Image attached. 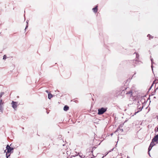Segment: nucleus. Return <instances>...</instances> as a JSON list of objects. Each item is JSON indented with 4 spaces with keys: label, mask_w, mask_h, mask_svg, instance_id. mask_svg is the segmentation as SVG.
Returning a JSON list of instances; mask_svg holds the SVG:
<instances>
[{
    "label": "nucleus",
    "mask_w": 158,
    "mask_h": 158,
    "mask_svg": "<svg viewBox=\"0 0 158 158\" xmlns=\"http://www.w3.org/2000/svg\"><path fill=\"white\" fill-rule=\"evenodd\" d=\"M127 89V88L126 87H121L120 89H119V90L117 91L116 93L115 94H116L117 95H123V93H124L126 92V90Z\"/></svg>",
    "instance_id": "1"
},
{
    "label": "nucleus",
    "mask_w": 158,
    "mask_h": 158,
    "mask_svg": "<svg viewBox=\"0 0 158 158\" xmlns=\"http://www.w3.org/2000/svg\"><path fill=\"white\" fill-rule=\"evenodd\" d=\"M107 110L106 108H104L102 107L100 109H99L98 110V114L99 115H101L103 114Z\"/></svg>",
    "instance_id": "2"
},
{
    "label": "nucleus",
    "mask_w": 158,
    "mask_h": 158,
    "mask_svg": "<svg viewBox=\"0 0 158 158\" xmlns=\"http://www.w3.org/2000/svg\"><path fill=\"white\" fill-rule=\"evenodd\" d=\"M136 54V57L135 60H133L131 61V63H133V64L134 66H135L134 63H135V64H137V62H138V60L139 59V55L138 54H137L136 52L134 53V54Z\"/></svg>",
    "instance_id": "3"
},
{
    "label": "nucleus",
    "mask_w": 158,
    "mask_h": 158,
    "mask_svg": "<svg viewBox=\"0 0 158 158\" xmlns=\"http://www.w3.org/2000/svg\"><path fill=\"white\" fill-rule=\"evenodd\" d=\"M6 149L7 150V153H10V152H13V150H14V148H11L10 147V146L8 144L6 146Z\"/></svg>",
    "instance_id": "4"
},
{
    "label": "nucleus",
    "mask_w": 158,
    "mask_h": 158,
    "mask_svg": "<svg viewBox=\"0 0 158 158\" xmlns=\"http://www.w3.org/2000/svg\"><path fill=\"white\" fill-rule=\"evenodd\" d=\"M18 102H15L13 101L11 103L12 106V107L15 110L17 107V105Z\"/></svg>",
    "instance_id": "5"
},
{
    "label": "nucleus",
    "mask_w": 158,
    "mask_h": 158,
    "mask_svg": "<svg viewBox=\"0 0 158 158\" xmlns=\"http://www.w3.org/2000/svg\"><path fill=\"white\" fill-rule=\"evenodd\" d=\"M126 94L129 97H131L132 95V90H130V91L126 92Z\"/></svg>",
    "instance_id": "6"
},
{
    "label": "nucleus",
    "mask_w": 158,
    "mask_h": 158,
    "mask_svg": "<svg viewBox=\"0 0 158 158\" xmlns=\"http://www.w3.org/2000/svg\"><path fill=\"white\" fill-rule=\"evenodd\" d=\"M143 108V106H142V107L140 106V107H139L138 106V110L135 112L134 115H136L137 113L140 111L142 110Z\"/></svg>",
    "instance_id": "7"
},
{
    "label": "nucleus",
    "mask_w": 158,
    "mask_h": 158,
    "mask_svg": "<svg viewBox=\"0 0 158 158\" xmlns=\"http://www.w3.org/2000/svg\"><path fill=\"white\" fill-rule=\"evenodd\" d=\"M155 142H156V140L153 138L152 139V142L151 143V144L150 145L151 146H152L153 147V146L155 145L156 144L155 143Z\"/></svg>",
    "instance_id": "8"
},
{
    "label": "nucleus",
    "mask_w": 158,
    "mask_h": 158,
    "mask_svg": "<svg viewBox=\"0 0 158 158\" xmlns=\"http://www.w3.org/2000/svg\"><path fill=\"white\" fill-rule=\"evenodd\" d=\"M2 101V99H0V110L1 111H2L3 110L2 105L3 104V102Z\"/></svg>",
    "instance_id": "9"
},
{
    "label": "nucleus",
    "mask_w": 158,
    "mask_h": 158,
    "mask_svg": "<svg viewBox=\"0 0 158 158\" xmlns=\"http://www.w3.org/2000/svg\"><path fill=\"white\" fill-rule=\"evenodd\" d=\"M69 109V107L67 105L64 106L63 110L64 111H67Z\"/></svg>",
    "instance_id": "10"
},
{
    "label": "nucleus",
    "mask_w": 158,
    "mask_h": 158,
    "mask_svg": "<svg viewBox=\"0 0 158 158\" xmlns=\"http://www.w3.org/2000/svg\"><path fill=\"white\" fill-rule=\"evenodd\" d=\"M153 138L156 140L157 143H158V134L155 136Z\"/></svg>",
    "instance_id": "11"
},
{
    "label": "nucleus",
    "mask_w": 158,
    "mask_h": 158,
    "mask_svg": "<svg viewBox=\"0 0 158 158\" xmlns=\"http://www.w3.org/2000/svg\"><path fill=\"white\" fill-rule=\"evenodd\" d=\"M97 8H98V6H96L93 9V10L94 12L96 13L97 12V10H98Z\"/></svg>",
    "instance_id": "12"
},
{
    "label": "nucleus",
    "mask_w": 158,
    "mask_h": 158,
    "mask_svg": "<svg viewBox=\"0 0 158 158\" xmlns=\"http://www.w3.org/2000/svg\"><path fill=\"white\" fill-rule=\"evenodd\" d=\"M52 97V95L51 94H48V98L49 99H50Z\"/></svg>",
    "instance_id": "13"
},
{
    "label": "nucleus",
    "mask_w": 158,
    "mask_h": 158,
    "mask_svg": "<svg viewBox=\"0 0 158 158\" xmlns=\"http://www.w3.org/2000/svg\"><path fill=\"white\" fill-rule=\"evenodd\" d=\"M10 153H7V151L6 152V158H8V157L10 156Z\"/></svg>",
    "instance_id": "14"
},
{
    "label": "nucleus",
    "mask_w": 158,
    "mask_h": 158,
    "mask_svg": "<svg viewBox=\"0 0 158 158\" xmlns=\"http://www.w3.org/2000/svg\"><path fill=\"white\" fill-rule=\"evenodd\" d=\"M4 94V92H1L0 94V99H2L1 98L2 97V95Z\"/></svg>",
    "instance_id": "15"
},
{
    "label": "nucleus",
    "mask_w": 158,
    "mask_h": 158,
    "mask_svg": "<svg viewBox=\"0 0 158 158\" xmlns=\"http://www.w3.org/2000/svg\"><path fill=\"white\" fill-rule=\"evenodd\" d=\"M120 131L121 132H122V131H123V130L122 129H120V128H118L117 129V130L115 132L118 131Z\"/></svg>",
    "instance_id": "16"
},
{
    "label": "nucleus",
    "mask_w": 158,
    "mask_h": 158,
    "mask_svg": "<svg viewBox=\"0 0 158 158\" xmlns=\"http://www.w3.org/2000/svg\"><path fill=\"white\" fill-rule=\"evenodd\" d=\"M152 147V146H151L150 145L149 146V148H148V152H149L151 150Z\"/></svg>",
    "instance_id": "17"
},
{
    "label": "nucleus",
    "mask_w": 158,
    "mask_h": 158,
    "mask_svg": "<svg viewBox=\"0 0 158 158\" xmlns=\"http://www.w3.org/2000/svg\"><path fill=\"white\" fill-rule=\"evenodd\" d=\"M6 58V55H4L3 56V60H5Z\"/></svg>",
    "instance_id": "18"
},
{
    "label": "nucleus",
    "mask_w": 158,
    "mask_h": 158,
    "mask_svg": "<svg viewBox=\"0 0 158 158\" xmlns=\"http://www.w3.org/2000/svg\"><path fill=\"white\" fill-rule=\"evenodd\" d=\"M152 60H153V59H151V60L152 61V65L151 66V67H152V70H153V69H152V64H153Z\"/></svg>",
    "instance_id": "19"
},
{
    "label": "nucleus",
    "mask_w": 158,
    "mask_h": 158,
    "mask_svg": "<svg viewBox=\"0 0 158 158\" xmlns=\"http://www.w3.org/2000/svg\"><path fill=\"white\" fill-rule=\"evenodd\" d=\"M114 149V148H112V149H111L110 150V151H109V152L107 153L106 154H107L109 153V152H111V151H113V150Z\"/></svg>",
    "instance_id": "20"
},
{
    "label": "nucleus",
    "mask_w": 158,
    "mask_h": 158,
    "mask_svg": "<svg viewBox=\"0 0 158 158\" xmlns=\"http://www.w3.org/2000/svg\"><path fill=\"white\" fill-rule=\"evenodd\" d=\"M147 36L148 37H149L150 38V39L151 38V37L152 36L149 34H148V36Z\"/></svg>",
    "instance_id": "21"
},
{
    "label": "nucleus",
    "mask_w": 158,
    "mask_h": 158,
    "mask_svg": "<svg viewBox=\"0 0 158 158\" xmlns=\"http://www.w3.org/2000/svg\"><path fill=\"white\" fill-rule=\"evenodd\" d=\"M153 85V83L152 85H151V86L150 87V88L149 89V90L151 89L152 87V86Z\"/></svg>",
    "instance_id": "22"
},
{
    "label": "nucleus",
    "mask_w": 158,
    "mask_h": 158,
    "mask_svg": "<svg viewBox=\"0 0 158 158\" xmlns=\"http://www.w3.org/2000/svg\"><path fill=\"white\" fill-rule=\"evenodd\" d=\"M79 156L81 158H83V157H82V156L81 155H79Z\"/></svg>",
    "instance_id": "23"
},
{
    "label": "nucleus",
    "mask_w": 158,
    "mask_h": 158,
    "mask_svg": "<svg viewBox=\"0 0 158 158\" xmlns=\"http://www.w3.org/2000/svg\"><path fill=\"white\" fill-rule=\"evenodd\" d=\"M28 27V26L27 25H26V27H25V29H26Z\"/></svg>",
    "instance_id": "24"
},
{
    "label": "nucleus",
    "mask_w": 158,
    "mask_h": 158,
    "mask_svg": "<svg viewBox=\"0 0 158 158\" xmlns=\"http://www.w3.org/2000/svg\"><path fill=\"white\" fill-rule=\"evenodd\" d=\"M93 151H92L91 152H90V154H91V153L93 154Z\"/></svg>",
    "instance_id": "25"
},
{
    "label": "nucleus",
    "mask_w": 158,
    "mask_h": 158,
    "mask_svg": "<svg viewBox=\"0 0 158 158\" xmlns=\"http://www.w3.org/2000/svg\"><path fill=\"white\" fill-rule=\"evenodd\" d=\"M26 23H27V24H28V21H27Z\"/></svg>",
    "instance_id": "26"
},
{
    "label": "nucleus",
    "mask_w": 158,
    "mask_h": 158,
    "mask_svg": "<svg viewBox=\"0 0 158 158\" xmlns=\"http://www.w3.org/2000/svg\"><path fill=\"white\" fill-rule=\"evenodd\" d=\"M111 136H112L113 135V133H111Z\"/></svg>",
    "instance_id": "27"
},
{
    "label": "nucleus",
    "mask_w": 158,
    "mask_h": 158,
    "mask_svg": "<svg viewBox=\"0 0 158 158\" xmlns=\"http://www.w3.org/2000/svg\"><path fill=\"white\" fill-rule=\"evenodd\" d=\"M158 89V87L156 88V89Z\"/></svg>",
    "instance_id": "28"
},
{
    "label": "nucleus",
    "mask_w": 158,
    "mask_h": 158,
    "mask_svg": "<svg viewBox=\"0 0 158 158\" xmlns=\"http://www.w3.org/2000/svg\"><path fill=\"white\" fill-rule=\"evenodd\" d=\"M157 131H158V127L157 128Z\"/></svg>",
    "instance_id": "29"
},
{
    "label": "nucleus",
    "mask_w": 158,
    "mask_h": 158,
    "mask_svg": "<svg viewBox=\"0 0 158 158\" xmlns=\"http://www.w3.org/2000/svg\"><path fill=\"white\" fill-rule=\"evenodd\" d=\"M135 73L133 75H135Z\"/></svg>",
    "instance_id": "30"
},
{
    "label": "nucleus",
    "mask_w": 158,
    "mask_h": 158,
    "mask_svg": "<svg viewBox=\"0 0 158 158\" xmlns=\"http://www.w3.org/2000/svg\"><path fill=\"white\" fill-rule=\"evenodd\" d=\"M94 149V148H92V150H93V149Z\"/></svg>",
    "instance_id": "31"
},
{
    "label": "nucleus",
    "mask_w": 158,
    "mask_h": 158,
    "mask_svg": "<svg viewBox=\"0 0 158 158\" xmlns=\"http://www.w3.org/2000/svg\"><path fill=\"white\" fill-rule=\"evenodd\" d=\"M103 157H104V156H103L102 157V158H103Z\"/></svg>",
    "instance_id": "32"
},
{
    "label": "nucleus",
    "mask_w": 158,
    "mask_h": 158,
    "mask_svg": "<svg viewBox=\"0 0 158 158\" xmlns=\"http://www.w3.org/2000/svg\"><path fill=\"white\" fill-rule=\"evenodd\" d=\"M91 158H92V157H91Z\"/></svg>",
    "instance_id": "33"
}]
</instances>
